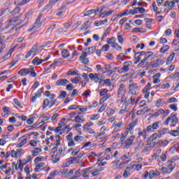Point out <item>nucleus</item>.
Returning a JSON list of instances; mask_svg holds the SVG:
<instances>
[{
	"instance_id": "f257e3e1",
	"label": "nucleus",
	"mask_w": 179,
	"mask_h": 179,
	"mask_svg": "<svg viewBox=\"0 0 179 179\" xmlns=\"http://www.w3.org/2000/svg\"><path fill=\"white\" fill-rule=\"evenodd\" d=\"M62 138L60 136H56V143H53L52 145L55 146L51 150V153H53L52 155V159L53 160L54 164L55 163H58L59 160L61 159V155H62V148H59L58 149V146L61 145V140Z\"/></svg>"
},
{
	"instance_id": "f03ea898",
	"label": "nucleus",
	"mask_w": 179,
	"mask_h": 179,
	"mask_svg": "<svg viewBox=\"0 0 179 179\" xmlns=\"http://www.w3.org/2000/svg\"><path fill=\"white\" fill-rule=\"evenodd\" d=\"M89 78L91 80L95 82V83H102V82H103L104 85L106 86H108L109 87L111 86V80L109 78L104 80L100 73H91L89 74Z\"/></svg>"
},
{
	"instance_id": "7ed1b4c3",
	"label": "nucleus",
	"mask_w": 179,
	"mask_h": 179,
	"mask_svg": "<svg viewBox=\"0 0 179 179\" xmlns=\"http://www.w3.org/2000/svg\"><path fill=\"white\" fill-rule=\"evenodd\" d=\"M125 139H127V138H124V136H122L120 138L122 147L124 148V149H129L132 143H134V141H135V136H130L126 141Z\"/></svg>"
},
{
	"instance_id": "20e7f679",
	"label": "nucleus",
	"mask_w": 179,
	"mask_h": 179,
	"mask_svg": "<svg viewBox=\"0 0 179 179\" xmlns=\"http://www.w3.org/2000/svg\"><path fill=\"white\" fill-rule=\"evenodd\" d=\"M17 73L18 75H21V76H27L29 73L31 78H36V76H37V73H36L34 68L22 69L17 72Z\"/></svg>"
},
{
	"instance_id": "39448f33",
	"label": "nucleus",
	"mask_w": 179,
	"mask_h": 179,
	"mask_svg": "<svg viewBox=\"0 0 179 179\" xmlns=\"http://www.w3.org/2000/svg\"><path fill=\"white\" fill-rule=\"evenodd\" d=\"M125 93H127L125 85L124 84H120L117 92V97L118 99H121V103H125V101H127Z\"/></svg>"
},
{
	"instance_id": "423d86ee",
	"label": "nucleus",
	"mask_w": 179,
	"mask_h": 179,
	"mask_svg": "<svg viewBox=\"0 0 179 179\" xmlns=\"http://www.w3.org/2000/svg\"><path fill=\"white\" fill-rule=\"evenodd\" d=\"M171 122V127H176L178 122V118H177V115L171 113V116L169 117L164 122L165 125H169Z\"/></svg>"
},
{
	"instance_id": "0eeeda50",
	"label": "nucleus",
	"mask_w": 179,
	"mask_h": 179,
	"mask_svg": "<svg viewBox=\"0 0 179 179\" xmlns=\"http://www.w3.org/2000/svg\"><path fill=\"white\" fill-rule=\"evenodd\" d=\"M155 55V53L153 52L149 51V52H144V58L140 62V63L138 64V68H141V66H143L152 57Z\"/></svg>"
},
{
	"instance_id": "6e6552de",
	"label": "nucleus",
	"mask_w": 179,
	"mask_h": 179,
	"mask_svg": "<svg viewBox=\"0 0 179 179\" xmlns=\"http://www.w3.org/2000/svg\"><path fill=\"white\" fill-rule=\"evenodd\" d=\"M75 0H67L66 1H64L62 3V6L58 10L56 15L57 16H62L64 13H65V9L68 5H71V3H73Z\"/></svg>"
},
{
	"instance_id": "1a4fd4ad",
	"label": "nucleus",
	"mask_w": 179,
	"mask_h": 179,
	"mask_svg": "<svg viewBox=\"0 0 179 179\" xmlns=\"http://www.w3.org/2000/svg\"><path fill=\"white\" fill-rule=\"evenodd\" d=\"M169 165L167 167H162V173L163 174H170L173 170H174V168L176 167V162L171 161L169 162Z\"/></svg>"
},
{
	"instance_id": "9d476101",
	"label": "nucleus",
	"mask_w": 179,
	"mask_h": 179,
	"mask_svg": "<svg viewBox=\"0 0 179 179\" xmlns=\"http://www.w3.org/2000/svg\"><path fill=\"white\" fill-rule=\"evenodd\" d=\"M132 65V62H125L123 66L118 71V73H126L129 71V68Z\"/></svg>"
},
{
	"instance_id": "9b49d317",
	"label": "nucleus",
	"mask_w": 179,
	"mask_h": 179,
	"mask_svg": "<svg viewBox=\"0 0 179 179\" xmlns=\"http://www.w3.org/2000/svg\"><path fill=\"white\" fill-rule=\"evenodd\" d=\"M162 64L163 61L162 59H155V57L151 58V62H150L151 68H159Z\"/></svg>"
},
{
	"instance_id": "f8f14e48",
	"label": "nucleus",
	"mask_w": 179,
	"mask_h": 179,
	"mask_svg": "<svg viewBox=\"0 0 179 179\" xmlns=\"http://www.w3.org/2000/svg\"><path fill=\"white\" fill-rule=\"evenodd\" d=\"M134 58L136 61L134 62V65H138L143 58H145V51L138 52L135 53Z\"/></svg>"
},
{
	"instance_id": "ddd939ff",
	"label": "nucleus",
	"mask_w": 179,
	"mask_h": 179,
	"mask_svg": "<svg viewBox=\"0 0 179 179\" xmlns=\"http://www.w3.org/2000/svg\"><path fill=\"white\" fill-rule=\"evenodd\" d=\"M93 171V166H90L88 168H85L81 171L82 176L83 178L89 179L90 178V176H89V173H92Z\"/></svg>"
},
{
	"instance_id": "4468645a",
	"label": "nucleus",
	"mask_w": 179,
	"mask_h": 179,
	"mask_svg": "<svg viewBox=\"0 0 179 179\" xmlns=\"http://www.w3.org/2000/svg\"><path fill=\"white\" fill-rule=\"evenodd\" d=\"M41 20V15H39L38 17V18L36 20L32 27L29 29V31H31L32 30H34L35 29H40V27H41V22H40Z\"/></svg>"
},
{
	"instance_id": "2eb2a0df",
	"label": "nucleus",
	"mask_w": 179,
	"mask_h": 179,
	"mask_svg": "<svg viewBox=\"0 0 179 179\" xmlns=\"http://www.w3.org/2000/svg\"><path fill=\"white\" fill-rule=\"evenodd\" d=\"M135 126H134V124H130L129 127L126 129L125 132L122 134V136H124V138H127L128 136V134H134V128Z\"/></svg>"
},
{
	"instance_id": "dca6fc26",
	"label": "nucleus",
	"mask_w": 179,
	"mask_h": 179,
	"mask_svg": "<svg viewBox=\"0 0 179 179\" xmlns=\"http://www.w3.org/2000/svg\"><path fill=\"white\" fill-rule=\"evenodd\" d=\"M79 61H81L82 64H89V59H87V52H83L81 56L79 57Z\"/></svg>"
},
{
	"instance_id": "f3484780",
	"label": "nucleus",
	"mask_w": 179,
	"mask_h": 179,
	"mask_svg": "<svg viewBox=\"0 0 179 179\" xmlns=\"http://www.w3.org/2000/svg\"><path fill=\"white\" fill-rule=\"evenodd\" d=\"M103 168L94 169V167L92 166V171H91V174L92 177H97V176H100V174H101Z\"/></svg>"
},
{
	"instance_id": "a211bd4d",
	"label": "nucleus",
	"mask_w": 179,
	"mask_h": 179,
	"mask_svg": "<svg viewBox=\"0 0 179 179\" xmlns=\"http://www.w3.org/2000/svg\"><path fill=\"white\" fill-rule=\"evenodd\" d=\"M163 6L164 8H168V9L169 10H171V9H173V8H174V6H176V4L174 3V2L173 1H170L167 0V1H165Z\"/></svg>"
},
{
	"instance_id": "6ab92c4d",
	"label": "nucleus",
	"mask_w": 179,
	"mask_h": 179,
	"mask_svg": "<svg viewBox=\"0 0 179 179\" xmlns=\"http://www.w3.org/2000/svg\"><path fill=\"white\" fill-rule=\"evenodd\" d=\"M69 83V80L66 79H59L56 82V86H66Z\"/></svg>"
},
{
	"instance_id": "aec40b11",
	"label": "nucleus",
	"mask_w": 179,
	"mask_h": 179,
	"mask_svg": "<svg viewBox=\"0 0 179 179\" xmlns=\"http://www.w3.org/2000/svg\"><path fill=\"white\" fill-rule=\"evenodd\" d=\"M149 179H153L155 177L160 176V173L157 171L150 170L149 172Z\"/></svg>"
},
{
	"instance_id": "412c9836",
	"label": "nucleus",
	"mask_w": 179,
	"mask_h": 179,
	"mask_svg": "<svg viewBox=\"0 0 179 179\" xmlns=\"http://www.w3.org/2000/svg\"><path fill=\"white\" fill-rule=\"evenodd\" d=\"M5 39L4 36H1L0 38V52H2L3 50H5V48L6 47V45L5 44V41H3Z\"/></svg>"
},
{
	"instance_id": "4be33fe9",
	"label": "nucleus",
	"mask_w": 179,
	"mask_h": 179,
	"mask_svg": "<svg viewBox=\"0 0 179 179\" xmlns=\"http://www.w3.org/2000/svg\"><path fill=\"white\" fill-rule=\"evenodd\" d=\"M164 115V110L162 108H159L154 113H152V116L157 118V117H159V115Z\"/></svg>"
},
{
	"instance_id": "5701e85b",
	"label": "nucleus",
	"mask_w": 179,
	"mask_h": 179,
	"mask_svg": "<svg viewBox=\"0 0 179 179\" xmlns=\"http://www.w3.org/2000/svg\"><path fill=\"white\" fill-rule=\"evenodd\" d=\"M158 134L159 138H161L162 136H163V135L170 134V129H169V128H163L162 129L158 131Z\"/></svg>"
},
{
	"instance_id": "b1692460",
	"label": "nucleus",
	"mask_w": 179,
	"mask_h": 179,
	"mask_svg": "<svg viewBox=\"0 0 179 179\" xmlns=\"http://www.w3.org/2000/svg\"><path fill=\"white\" fill-rule=\"evenodd\" d=\"M160 76H161L160 73H157L152 76L153 83L155 85H157V83H160Z\"/></svg>"
},
{
	"instance_id": "393cba45",
	"label": "nucleus",
	"mask_w": 179,
	"mask_h": 179,
	"mask_svg": "<svg viewBox=\"0 0 179 179\" xmlns=\"http://www.w3.org/2000/svg\"><path fill=\"white\" fill-rule=\"evenodd\" d=\"M106 23H108V19H105L103 20L95 21L94 25L96 27H100V26H104V24H106Z\"/></svg>"
},
{
	"instance_id": "a878e982",
	"label": "nucleus",
	"mask_w": 179,
	"mask_h": 179,
	"mask_svg": "<svg viewBox=\"0 0 179 179\" xmlns=\"http://www.w3.org/2000/svg\"><path fill=\"white\" fill-rule=\"evenodd\" d=\"M138 135L139 137L142 136L143 139H146L148 134H146V130L138 129Z\"/></svg>"
},
{
	"instance_id": "bb28decb",
	"label": "nucleus",
	"mask_w": 179,
	"mask_h": 179,
	"mask_svg": "<svg viewBox=\"0 0 179 179\" xmlns=\"http://www.w3.org/2000/svg\"><path fill=\"white\" fill-rule=\"evenodd\" d=\"M146 113H149V107L145 106L143 109L137 111V115H143V114H146Z\"/></svg>"
},
{
	"instance_id": "cd10ccee",
	"label": "nucleus",
	"mask_w": 179,
	"mask_h": 179,
	"mask_svg": "<svg viewBox=\"0 0 179 179\" xmlns=\"http://www.w3.org/2000/svg\"><path fill=\"white\" fill-rule=\"evenodd\" d=\"M121 160L124 162V160H127V162H131V155L129 152H126L123 156L120 157Z\"/></svg>"
},
{
	"instance_id": "c85d7f7f",
	"label": "nucleus",
	"mask_w": 179,
	"mask_h": 179,
	"mask_svg": "<svg viewBox=\"0 0 179 179\" xmlns=\"http://www.w3.org/2000/svg\"><path fill=\"white\" fill-rule=\"evenodd\" d=\"M20 6L21 5L17 4L16 8H15L13 11L10 12V13L13 15V16H15V15H17L20 12Z\"/></svg>"
},
{
	"instance_id": "c756f323",
	"label": "nucleus",
	"mask_w": 179,
	"mask_h": 179,
	"mask_svg": "<svg viewBox=\"0 0 179 179\" xmlns=\"http://www.w3.org/2000/svg\"><path fill=\"white\" fill-rule=\"evenodd\" d=\"M60 175L63 178H68V169H63L60 170Z\"/></svg>"
},
{
	"instance_id": "7c9ffc66",
	"label": "nucleus",
	"mask_w": 179,
	"mask_h": 179,
	"mask_svg": "<svg viewBox=\"0 0 179 179\" xmlns=\"http://www.w3.org/2000/svg\"><path fill=\"white\" fill-rule=\"evenodd\" d=\"M178 146H179V143H177L169 149V152H171V153L172 154L175 153L176 152H177V150H178Z\"/></svg>"
},
{
	"instance_id": "2f4dec72",
	"label": "nucleus",
	"mask_w": 179,
	"mask_h": 179,
	"mask_svg": "<svg viewBox=\"0 0 179 179\" xmlns=\"http://www.w3.org/2000/svg\"><path fill=\"white\" fill-rule=\"evenodd\" d=\"M157 145H159V146L162 148H166L169 145V141H159L157 143Z\"/></svg>"
},
{
	"instance_id": "473e14b6",
	"label": "nucleus",
	"mask_w": 179,
	"mask_h": 179,
	"mask_svg": "<svg viewBox=\"0 0 179 179\" xmlns=\"http://www.w3.org/2000/svg\"><path fill=\"white\" fill-rule=\"evenodd\" d=\"M174 57H176V53H171L167 59L166 65H170L171 62H173V59H174Z\"/></svg>"
},
{
	"instance_id": "72a5a7b5",
	"label": "nucleus",
	"mask_w": 179,
	"mask_h": 179,
	"mask_svg": "<svg viewBox=\"0 0 179 179\" xmlns=\"http://www.w3.org/2000/svg\"><path fill=\"white\" fill-rule=\"evenodd\" d=\"M23 16V13H20L18 15L15 16V17L12 18L10 22H12L13 23H16L18 20H20V18Z\"/></svg>"
},
{
	"instance_id": "f704fd0d",
	"label": "nucleus",
	"mask_w": 179,
	"mask_h": 179,
	"mask_svg": "<svg viewBox=\"0 0 179 179\" xmlns=\"http://www.w3.org/2000/svg\"><path fill=\"white\" fill-rule=\"evenodd\" d=\"M158 87L159 89H169V87H170V83H160L159 85H158Z\"/></svg>"
},
{
	"instance_id": "c9c22d12",
	"label": "nucleus",
	"mask_w": 179,
	"mask_h": 179,
	"mask_svg": "<svg viewBox=\"0 0 179 179\" xmlns=\"http://www.w3.org/2000/svg\"><path fill=\"white\" fill-rule=\"evenodd\" d=\"M43 152V150L40 148H36L34 150H31L32 156H37L38 153H41Z\"/></svg>"
},
{
	"instance_id": "e433bc0d",
	"label": "nucleus",
	"mask_w": 179,
	"mask_h": 179,
	"mask_svg": "<svg viewBox=\"0 0 179 179\" xmlns=\"http://www.w3.org/2000/svg\"><path fill=\"white\" fill-rule=\"evenodd\" d=\"M169 50H170V46L166 45L160 48L159 52L160 54H164V52H167V51H169Z\"/></svg>"
},
{
	"instance_id": "4c0bfd02",
	"label": "nucleus",
	"mask_w": 179,
	"mask_h": 179,
	"mask_svg": "<svg viewBox=\"0 0 179 179\" xmlns=\"http://www.w3.org/2000/svg\"><path fill=\"white\" fill-rule=\"evenodd\" d=\"M127 52L126 51L125 53H120L119 54V55H117L116 59L117 61H125V59H124V57H125V55H127Z\"/></svg>"
},
{
	"instance_id": "58836bf2",
	"label": "nucleus",
	"mask_w": 179,
	"mask_h": 179,
	"mask_svg": "<svg viewBox=\"0 0 179 179\" xmlns=\"http://www.w3.org/2000/svg\"><path fill=\"white\" fill-rule=\"evenodd\" d=\"M150 152H152V147L150 145H146L141 151V153H150Z\"/></svg>"
},
{
	"instance_id": "ea45409f",
	"label": "nucleus",
	"mask_w": 179,
	"mask_h": 179,
	"mask_svg": "<svg viewBox=\"0 0 179 179\" xmlns=\"http://www.w3.org/2000/svg\"><path fill=\"white\" fill-rule=\"evenodd\" d=\"M135 96L136 95H132L129 99H128L127 101H126V105L128 106L129 104H132L134 105V103H135Z\"/></svg>"
},
{
	"instance_id": "a19ab883",
	"label": "nucleus",
	"mask_w": 179,
	"mask_h": 179,
	"mask_svg": "<svg viewBox=\"0 0 179 179\" xmlns=\"http://www.w3.org/2000/svg\"><path fill=\"white\" fill-rule=\"evenodd\" d=\"M79 71L76 70V71L73 70H70L67 72L68 76H75V75H78Z\"/></svg>"
},
{
	"instance_id": "79ce46f5",
	"label": "nucleus",
	"mask_w": 179,
	"mask_h": 179,
	"mask_svg": "<svg viewBox=\"0 0 179 179\" xmlns=\"http://www.w3.org/2000/svg\"><path fill=\"white\" fill-rule=\"evenodd\" d=\"M27 143V138H22L20 143L16 145V148H22L24 145Z\"/></svg>"
},
{
	"instance_id": "37998d69",
	"label": "nucleus",
	"mask_w": 179,
	"mask_h": 179,
	"mask_svg": "<svg viewBox=\"0 0 179 179\" xmlns=\"http://www.w3.org/2000/svg\"><path fill=\"white\" fill-rule=\"evenodd\" d=\"M3 113H2V116L3 117H7V115L9 113V107L3 106Z\"/></svg>"
},
{
	"instance_id": "c03bdc74",
	"label": "nucleus",
	"mask_w": 179,
	"mask_h": 179,
	"mask_svg": "<svg viewBox=\"0 0 179 179\" xmlns=\"http://www.w3.org/2000/svg\"><path fill=\"white\" fill-rule=\"evenodd\" d=\"M159 124H162V121L155 122L152 124V131H156L158 129Z\"/></svg>"
},
{
	"instance_id": "a18cd8bd",
	"label": "nucleus",
	"mask_w": 179,
	"mask_h": 179,
	"mask_svg": "<svg viewBox=\"0 0 179 179\" xmlns=\"http://www.w3.org/2000/svg\"><path fill=\"white\" fill-rule=\"evenodd\" d=\"M55 104L57 106H58V104H59V102H58V100L57 99H53L52 101H50V106L49 108H51L52 107H54V106H55Z\"/></svg>"
},
{
	"instance_id": "49530a36",
	"label": "nucleus",
	"mask_w": 179,
	"mask_h": 179,
	"mask_svg": "<svg viewBox=\"0 0 179 179\" xmlns=\"http://www.w3.org/2000/svg\"><path fill=\"white\" fill-rule=\"evenodd\" d=\"M62 55L63 58H68V57H69V50H66V49H64L62 51Z\"/></svg>"
},
{
	"instance_id": "de8ad7c7",
	"label": "nucleus",
	"mask_w": 179,
	"mask_h": 179,
	"mask_svg": "<svg viewBox=\"0 0 179 179\" xmlns=\"http://www.w3.org/2000/svg\"><path fill=\"white\" fill-rule=\"evenodd\" d=\"M164 101H163L162 99H159L155 102L156 107H160V106H163L164 104Z\"/></svg>"
},
{
	"instance_id": "09e8293b",
	"label": "nucleus",
	"mask_w": 179,
	"mask_h": 179,
	"mask_svg": "<svg viewBox=\"0 0 179 179\" xmlns=\"http://www.w3.org/2000/svg\"><path fill=\"white\" fill-rule=\"evenodd\" d=\"M48 106L50 107V100L48 99H45L43 101V109L45 110Z\"/></svg>"
},
{
	"instance_id": "8fccbe9b",
	"label": "nucleus",
	"mask_w": 179,
	"mask_h": 179,
	"mask_svg": "<svg viewBox=\"0 0 179 179\" xmlns=\"http://www.w3.org/2000/svg\"><path fill=\"white\" fill-rule=\"evenodd\" d=\"M37 116V115H35L34 116L31 117H29L27 120V124L28 125H31L34 124V118H36Z\"/></svg>"
},
{
	"instance_id": "3c124183",
	"label": "nucleus",
	"mask_w": 179,
	"mask_h": 179,
	"mask_svg": "<svg viewBox=\"0 0 179 179\" xmlns=\"http://www.w3.org/2000/svg\"><path fill=\"white\" fill-rule=\"evenodd\" d=\"M117 41V38L115 37H112L110 38L107 39L108 44H115V42Z\"/></svg>"
},
{
	"instance_id": "603ef678",
	"label": "nucleus",
	"mask_w": 179,
	"mask_h": 179,
	"mask_svg": "<svg viewBox=\"0 0 179 179\" xmlns=\"http://www.w3.org/2000/svg\"><path fill=\"white\" fill-rule=\"evenodd\" d=\"M85 131H86L88 134H91L92 135H94V134H96V131L92 130L90 127H83Z\"/></svg>"
},
{
	"instance_id": "864d4df0",
	"label": "nucleus",
	"mask_w": 179,
	"mask_h": 179,
	"mask_svg": "<svg viewBox=\"0 0 179 179\" xmlns=\"http://www.w3.org/2000/svg\"><path fill=\"white\" fill-rule=\"evenodd\" d=\"M136 164H133V162H131L129 166L127 167V170L132 171V170H136Z\"/></svg>"
},
{
	"instance_id": "5fc2aeb1",
	"label": "nucleus",
	"mask_w": 179,
	"mask_h": 179,
	"mask_svg": "<svg viewBox=\"0 0 179 179\" xmlns=\"http://www.w3.org/2000/svg\"><path fill=\"white\" fill-rule=\"evenodd\" d=\"M112 47L113 48L116 50V51H121L122 50V47L120 46L118 43H114L113 45H112Z\"/></svg>"
},
{
	"instance_id": "6e6d98bb",
	"label": "nucleus",
	"mask_w": 179,
	"mask_h": 179,
	"mask_svg": "<svg viewBox=\"0 0 179 179\" xmlns=\"http://www.w3.org/2000/svg\"><path fill=\"white\" fill-rule=\"evenodd\" d=\"M152 86V84H150V83H148L145 87L143 88V93H146V92H149V90L150 89Z\"/></svg>"
},
{
	"instance_id": "4d7b16f0",
	"label": "nucleus",
	"mask_w": 179,
	"mask_h": 179,
	"mask_svg": "<svg viewBox=\"0 0 179 179\" xmlns=\"http://www.w3.org/2000/svg\"><path fill=\"white\" fill-rule=\"evenodd\" d=\"M55 27H57V24H52L50 27H48L46 30L47 33H50L51 31H52V30H54V29H55Z\"/></svg>"
},
{
	"instance_id": "13d9d810",
	"label": "nucleus",
	"mask_w": 179,
	"mask_h": 179,
	"mask_svg": "<svg viewBox=\"0 0 179 179\" xmlns=\"http://www.w3.org/2000/svg\"><path fill=\"white\" fill-rule=\"evenodd\" d=\"M19 152H17V151H15V150H13L12 151H11V157H15V158H17V157H19Z\"/></svg>"
},
{
	"instance_id": "bf43d9fd",
	"label": "nucleus",
	"mask_w": 179,
	"mask_h": 179,
	"mask_svg": "<svg viewBox=\"0 0 179 179\" xmlns=\"http://www.w3.org/2000/svg\"><path fill=\"white\" fill-rule=\"evenodd\" d=\"M128 94L129 96H136V91L132 88H129Z\"/></svg>"
},
{
	"instance_id": "052dcab7",
	"label": "nucleus",
	"mask_w": 179,
	"mask_h": 179,
	"mask_svg": "<svg viewBox=\"0 0 179 179\" xmlns=\"http://www.w3.org/2000/svg\"><path fill=\"white\" fill-rule=\"evenodd\" d=\"M80 152V148L78 147L77 148L74 149L73 152H71V156H76L78 155V153Z\"/></svg>"
},
{
	"instance_id": "680f3d73",
	"label": "nucleus",
	"mask_w": 179,
	"mask_h": 179,
	"mask_svg": "<svg viewBox=\"0 0 179 179\" xmlns=\"http://www.w3.org/2000/svg\"><path fill=\"white\" fill-rule=\"evenodd\" d=\"M90 21H86L85 22L83 25H82V28H81V30H87V26H89V23H90Z\"/></svg>"
},
{
	"instance_id": "e2e57ef3",
	"label": "nucleus",
	"mask_w": 179,
	"mask_h": 179,
	"mask_svg": "<svg viewBox=\"0 0 179 179\" xmlns=\"http://www.w3.org/2000/svg\"><path fill=\"white\" fill-rule=\"evenodd\" d=\"M108 50H110V45L106 44L102 46L101 51L103 52L108 51Z\"/></svg>"
},
{
	"instance_id": "0e129e2a",
	"label": "nucleus",
	"mask_w": 179,
	"mask_h": 179,
	"mask_svg": "<svg viewBox=\"0 0 179 179\" xmlns=\"http://www.w3.org/2000/svg\"><path fill=\"white\" fill-rule=\"evenodd\" d=\"M100 118V115L99 114L91 115L90 120L96 121V120H99Z\"/></svg>"
},
{
	"instance_id": "69168bd1",
	"label": "nucleus",
	"mask_w": 179,
	"mask_h": 179,
	"mask_svg": "<svg viewBox=\"0 0 179 179\" xmlns=\"http://www.w3.org/2000/svg\"><path fill=\"white\" fill-rule=\"evenodd\" d=\"M93 13H96V10L92 9L87 11L85 14L84 16H89L90 15H93Z\"/></svg>"
},
{
	"instance_id": "338daca9",
	"label": "nucleus",
	"mask_w": 179,
	"mask_h": 179,
	"mask_svg": "<svg viewBox=\"0 0 179 179\" xmlns=\"http://www.w3.org/2000/svg\"><path fill=\"white\" fill-rule=\"evenodd\" d=\"M170 135H173V136H179V131L177 130H171L170 131Z\"/></svg>"
},
{
	"instance_id": "774afa93",
	"label": "nucleus",
	"mask_w": 179,
	"mask_h": 179,
	"mask_svg": "<svg viewBox=\"0 0 179 179\" xmlns=\"http://www.w3.org/2000/svg\"><path fill=\"white\" fill-rule=\"evenodd\" d=\"M177 101H178V100H177L174 97H172V98L168 99V100L166 101V103H177Z\"/></svg>"
}]
</instances>
